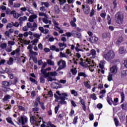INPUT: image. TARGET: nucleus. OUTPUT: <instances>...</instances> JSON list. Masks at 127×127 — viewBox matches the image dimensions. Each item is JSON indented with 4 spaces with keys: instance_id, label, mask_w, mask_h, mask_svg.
Instances as JSON below:
<instances>
[{
    "instance_id": "nucleus-26",
    "label": "nucleus",
    "mask_w": 127,
    "mask_h": 127,
    "mask_svg": "<svg viewBox=\"0 0 127 127\" xmlns=\"http://www.w3.org/2000/svg\"><path fill=\"white\" fill-rule=\"evenodd\" d=\"M20 52V49L17 48L15 51H13L11 53V55H15L16 53H19Z\"/></svg>"
},
{
    "instance_id": "nucleus-49",
    "label": "nucleus",
    "mask_w": 127,
    "mask_h": 127,
    "mask_svg": "<svg viewBox=\"0 0 127 127\" xmlns=\"http://www.w3.org/2000/svg\"><path fill=\"white\" fill-rule=\"evenodd\" d=\"M36 96V92L33 90L31 92V97L32 98H34Z\"/></svg>"
},
{
    "instance_id": "nucleus-56",
    "label": "nucleus",
    "mask_w": 127,
    "mask_h": 127,
    "mask_svg": "<svg viewBox=\"0 0 127 127\" xmlns=\"http://www.w3.org/2000/svg\"><path fill=\"white\" fill-rule=\"evenodd\" d=\"M11 23H13V25L15 26V27H18V26H19V24H18L17 22H15V23H13V22H11Z\"/></svg>"
},
{
    "instance_id": "nucleus-25",
    "label": "nucleus",
    "mask_w": 127,
    "mask_h": 127,
    "mask_svg": "<svg viewBox=\"0 0 127 127\" xmlns=\"http://www.w3.org/2000/svg\"><path fill=\"white\" fill-rule=\"evenodd\" d=\"M11 98V96L8 94H6L4 96V98H3V102H6L8 100H9Z\"/></svg>"
},
{
    "instance_id": "nucleus-45",
    "label": "nucleus",
    "mask_w": 127,
    "mask_h": 127,
    "mask_svg": "<svg viewBox=\"0 0 127 127\" xmlns=\"http://www.w3.org/2000/svg\"><path fill=\"white\" fill-rule=\"evenodd\" d=\"M30 54H31V56H32V55H35L36 56H37V55H38V54L37 53V52H33V51L32 50H30Z\"/></svg>"
},
{
    "instance_id": "nucleus-23",
    "label": "nucleus",
    "mask_w": 127,
    "mask_h": 127,
    "mask_svg": "<svg viewBox=\"0 0 127 127\" xmlns=\"http://www.w3.org/2000/svg\"><path fill=\"white\" fill-rule=\"evenodd\" d=\"M53 23L54 24V26H55V27H56V28H57L58 29H60V27H59V23H58V22H56V20L54 19L53 20Z\"/></svg>"
},
{
    "instance_id": "nucleus-34",
    "label": "nucleus",
    "mask_w": 127,
    "mask_h": 127,
    "mask_svg": "<svg viewBox=\"0 0 127 127\" xmlns=\"http://www.w3.org/2000/svg\"><path fill=\"white\" fill-rule=\"evenodd\" d=\"M70 72H71L72 75H76L77 74V70L76 68H71L70 69Z\"/></svg>"
},
{
    "instance_id": "nucleus-58",
    "label": "nucleus",
    "mask_w": 127,
    "mask_h": 127,
    "mask_svg": "<svg viewBox=\"0 0 127 127\" xmlns=\"http://www.w3.org/2000/svg\"><path fill=\"white\" fill-rule=\"evenodd\" d=\"M4 72L5 73H7V74H9V72H10V69L9 68L5 67Z\"/></svg>"
},
{
    "instance_id": "nucleus-60",
    "label": "nucleus",
    "mask_w": 127,
    "mask_h": 127,
    "mask_svg": "<svg viewBox=\"0 0 127 127\" xmlns=\"http://www.w3.org/2000/svg\"><path fill=\"white\" fill-rule=\"evenodd\" d=\"M48 95L50 96V98H52V97H53V93L52 92V91L50 90L48 92Z\"/></svg>"
},
{
    "instance_id": "nucleus-46",
    "label": "nucleus",
    "mask_w": 127,
    "mask_h": 127,
    "mask_svg": "<svg viewBox=\"0 0 127 127\" xmlns=\"http://www.w3.org/2000/svg\"><path fill=\"white\" fill-rule=\"evenodd\" d=\"M29 80L30 81L32 82V83H36V85H37V81H36V80L35 79L32 78V77H30Z\"/></svg>"
},
{
    "instance_id": "nucleus-29",
    "label": "nucleus",
    "mask_w": 127,
    "mask_h": 127,
    "mask_svg": "<svg viewBox=\"0 0 127 127\" xmlns=\"http://www.w3.org/2000/svg\"><path fill=\"white\" fill-rule=\"evenodd\" d=\"M37 29V24L35 22L33 23V25L32 26V31H34V30H36Z\"/></svg>"
},
{
    "instance_id": "nucleus-37",
    "label": "nucleus",
    "mask_w": 127,
    "mask_h": 127,
    "mask_svg": "<svg viewBox=\"0 0 127 127\" xmlns=\"http://www.w3.org/2000/svg\"><path fill=\"white\" fill-rule=\"evenodd\" d=\"M114 122L115 123V125L116 127H119V125L120 124V122L119 121V120L115 118L114 119Z\"/></svg>"
},
{
    "instance_id": "nucleus-15",
    "label": "nucleus",
    "mask_w": 127,
    "mask_h": 127,
    "mask_svg": "<svg viewBox=\"0 0 127 127\" xmlns=\"http://www.w3.org/2000/svg\"><path fill=\"white\" fill-rule=\"evenodd\" d=\"M77 21V19L75 18V17H73V20H71L70 24V25L72 26V27H76L77 26V24L75 23Z\"/></svg>"
},
{
    "instance_id": "nucleus-47",
    "label": "nucleus",
    "mask_w": 127,
    "mask_h": 127,
    "mask_svg": "<svg viewBox=\"0 0 127 127\" xmlns=\"http://www.w3.org/2000/svg\"><path fill=\"white\" fill-rule=\"evenodd\" d=\"M40 10L43 12H45V11H46V9L45 8V7L42 6V7H40Z\"/></svg>"
},
{
    "instance_id": "nucleus-63",
    "label": "nucleus",
    "mask_w": 127,
    "mask_h": 127,
    "mask_svg": "<svg viewBox=\"0 0 127 127\" xmlns=\"http://www.w3.org/2000/svg\"><path fill=\"white\" fill-rule=\"evenodd\" d=\"M97 108H98V109H102V108H103V105L101 103H99L97 105Z\"/></svg>"
},
{
    "instance_id": "nucleus-35",
    "label": "nucleus",
    "mask_w": 127,
    "mask_h": 127,
    "mask_svg": "<svg viewBox=\"0 0 127 127\" xmlns=\"http://www.w3.org/2000/svg\"><path fill=\"white\" fill-rule=\"evenodd\" d=\"M59 108H60V103H58L57 106L55 108V114H57V113H58Z\"/></svg>"
},
{
    "instance_id": "nucleus-33",
    "label": "nucleus",
    "mask_w": 127,
    "mask_h": 127,
    "mask_svg": "<svg viewBox=\"0 0 127 127\" xmlns=\"http://www.w3.org/2000/svg\"><path fill=\"white\" fill-rule=\"evenodd\" d=\"M121 103H124V101H125V93L124 92L121 93Z\"/></svg>"
},
{
    "instance_id": "nucleus-39",
    "label": "nucleus",
    "mask_w": 127,
    "mask_h": 127,
    "mask_svg": "<svg viewBox=\"0 0 127 127\" xmlns=\"http://www.w3.org/2000/svg\"><path fill=\"white\" fill-rule=\"evenodd\" d=\"M40 82L42 84H44L45 83V79H44V76H40Z\"/></svg>"
},
{
    "instance_id": "nucleus-9",
    "label": "nucleus",
    "mask_w": 127,
    "mask_h": 127,
    "mask_svg": "<svg viewBox=\"0 0 127 127\" xmlns=\"http://www.w3.org/2000/svg\"><path fill=\"white\" fill-rule=\"evenodd\" d=\"M82 9L83 10L85 14H88L90 12V6H89V5L82 4Z\"/></svg>"
},
{
    "instance_id": "nucleus-3",
    "label": "nucleus",
    "mask_w": 127,
    "mask_h": 127,
    "mask_svg": "<svg viewBox=\"0 0 127 127\" xmlns=\"http://www.w3.org/2000/svg\"><path fill=\"white\" fill-rule=\"evenodd\" d=\"M125 16L122 12H118L115 15V22L120 25L124 23Z\"/></svg>"
},
{
    "instance_id": "nucleus-22",
    "label": "nucleus",
    "mask_w": 127,
    "mask_h": 127,
    "mask_svg": "<svg viewBox=\"0 0 127 127\" xmlns=\"http://www.w3.org/2000/svg\"><path fill=\"white\" fill-rule=\"evenodd\" d=\"M119 52L120 54H124L126 52V50L124 47H120L119 49Z\"/></svg>"
},
{
    "instance_id": "nucleus-64",
    "label": "nucleus",
    "mask_w": 127,
    "mask_h": 127,
    "mask_svg": "<svg viewBox=\"0 0 127 127\" xmlns=\"http://www.w3.org/2000/svg\"><path fill=\"white\" fill-rule=\"evenodd\" d=\"M89 120L90 121H93V120H94V115L93 114L89 115Z\"/></svg>"
},
{
    "instance_id": "nucleus-6",
    "label": "nucleus",
    "mask_w": 127,
    "mask_h": 127,
    "mask_svg": "<svg viewBox=\"0 0 127 127\" xmlns=\"http://www.w3.org/2000/svg\"><path fill=\"white\" fill-rule=\"evenodd\" d=\"M58 65L59 66L58 70H62V69H64V68H66V62L63 60H61L58 62Z\"/></svg>"
},
{
    "instance_id": "nucleus-59",
    "label": "nucleus",
    "mask_w": 127,
    "mask_h": 127,
    "mask_svg": "<svg viewBox=\"0 0 127 127\" xmlns=\"http://www.w3.org/2000/svg\"><path fill=\"white\" fill-rule=\"evenodd\" d=\"M90 23L92 25H96V24H97L95 19L92 20Z\"/></svg>"
},
{
    "instance_id": "nucleus-14",
    "label": "nucleus",
    "mask_w": 127,
    "mask_h": 127,
    "mask_svg": "<svg viewBox=\"0 0 127 127\" xmlns=\"http://www.w3.org/2000/svg\"><path fill=\"white\" fill-rule=\"evenodd\" d=\"M13 33V29H10L8 31H6L4 33V34L5 36H7V37H9L10 35Z\"/></svg>"
},
{
    "instance_id": "nucleus-41",
    "label": "nucleus",
    "mask_w": 127,
    "mask_h": 127,
    "mask_svg": "<svg viewBox=\"0 0 127 127\" xmlns=\"http://www.w3.org/2000/svg\"><path fill=\"white\" fill-rule=\"evenodd\" d=\"M48 74L50 75L52 77V76H57V72H56V71L48 72Z\"/></svg>"
},
{
    "instance_id": "nucleus-27",
    "label": "nucleus",
    "mask_w": 127,
    "mask_h": 127,
    "mask_svg": "<svg viewBox=\"0 0 127 127\" xmlns=\"http://www.w3.org/2000/svg\"><path fill=\"white\" fill-rule=\"evenodd\" d=\"M6 120L7 121V122L8 124H10V125H12V126H14V123H13L12 122V120L11 119V118L8 117L6 119Z\"/></svg>"
},
{
    "instance_id": "nucleus-43",
    "label": "nucleus",
    "mask_w": 127,
    "mask_h": 127,
    "mask_svg": "<svg viewBox=\"0 0 127 127\" xmlns=\"http://www.w3.org/2000/svg\"><path fill=\"white\" fill-rule=\"evenodd\" d=\"M7 45L5 43H3L0 44V47L2 48V49H4V48H6Z\"/></svg>"
},
{
    "instance_id": "nucleus-62",
    "label": "nucleus",
    "mask_w": 127,
    "mask_h": 127,
    "mask_svg": "<svg viewBox=\"0 0 127 127\" xmlns=\"http://www.w3.org/2000/svg\"><path fill=\"white\" fill-rule=\"evenodd\" d=\"M21 4L19 3H14V5L13 6V7H19Z\"/></svg>"
},
{
    "instance_id": "nucleus-21",
    "label": "nucleus",
    "mask_w": 127,
    "mask_h": 127,
    "mask_svg": "<svg viewBox=\"0 0 127 127\" xmlns=\"http://www.w3.org/2000/svg\"><path fill=\"white\" fill-rule=\"evenodd\" d=\"M78 75L80 77H83V78H87L88 77V75L86 74L84 72H79L78 73Z\"/></svg>"
},
{
    "instance_id": "nucleus-30",
    "label": "nucleus",
    "mask_w": 127,
    "mask_h": 127,
    "mask_svg": "<svg viewBox=\"0 0 127 127\" xmlns=\"http://www.w3.org/2000/svg\"><path fill=\"white\" fill-rule=\"evenodd\" d=\"M7 64L8 65H12L13 64V58H9V61L7 62Z\"/></svg>"
},
{
    "instance_id": "nucleus-57",
    "label": "nucleus",
    "mask_w": 127,
    "mask_h": 127,
    "mask_svg": "<svg viewBox=\"0 0 127 127\" xmlns=\"http://www.w3.org/2000/svg\"><path fill=\"white\" fill-rule=\"evenodd\" d=\"M38 42V39L36 38L31 41V43H33V45H34L35 43H37Z\"/></svg>"
},
{
    "instance_id": "nucleus-52",
    "label": "nucleus",
    "mask_w": 127,
    "mask_h": 127,
    "mask_svg": "<svg viewBox=\"0 0 127 127\" xmlns=\"http://www.w3.org/2000/svg\"><path fill=\"white\" fill-rule=\"evenodd\" d=\"M90 97L92 100H97V96L95 94H91Z\"/></svg>"
},
{
    "instance_id": "nucleus-51",
    "label": "nucleus",
    "mask_w": 127,
    "mask_h": 127,
    "mask_svg": "<svg viewBox=\"0 0 127 127\" xmlns=\"http://www.w3.org/2000/svg\"><path fill=\"white\" fill-rule=\"evenodd\" d=\"M94 14H95V10L92 9L90 12V17L94 16Z\"/></svg>"
},
{
    "instance_id": "nucleus-40",
    "label": "nucleus",
    "mask_w": 127,
    "mask_h": 127,
    "mask_svg": "<svg viewBox=\"0 0 127 127\" xmlns=\"http://www.w3.org/2000/svg\"><path fill=\"white\" fill-rule=\"evenodd\" d=\"M47 64H48V65H50L51 66H53V65H54V62L52 61L51 60H48Z\"/></svg>"
},
{
    "instance_id": "nucleus-28",
    "label": "nucleus",
    "mask_w": 127,
    "mask_h": 127,
    "mask_svg": "<svg viewBox=\"0 0 127 127\" xmlns=\"http://www.w3.org/2000/svg\"><path fill=\"white\" fill-rule=\"evenodd\" d=\"M123 41H124V38L121 37L117 40L116 42V44L120 46V45L122 43V42H123Z\"/></svg>"
},
{
    "instance_id": "nucleus-48",
    "label": "nucleus",
    "mask_w": 127,
    "mask_h": 127,
    "mask_svg": "<svg viewBox=\"0 0 127 127\" xmlns=\"http://www.w3.org/2000/svg\"><path fill=\"white\" fill-rule=\"evenodd\" d=\"M50 49V50H52V51H55V50L56 49V46L54 45L51 46Z\"/></svg>"
},
{
    "instance_id": "nucleus-2",
    "label": "nucleus",
    "mask_w": 127,
    "mask_h": 127,
    "mask_svg": "<svg viewBox=\"0 0 127 127\" xmlns=\"http://www.w3.org/2000/svg\"><path fill=\"white\" fill-rule=\"evenodd\" d=\"M40 96H38L35 99V101L34 103L33 107L34 108L32 109V112H38L39 111V108L38 107V104L41 107L42 110H45V106H44V103L40 102Z\"/></svg>"
},
{
    "instance_id": "nucleus-5",
    "label": "nucleus",
    "mask_w": 127,
    "mask_h": 127,
    "mask_svg": "<svg viewBox=\"0 0 127 127\" xmlns=\"http://www.w3.org/2000/svg\"><path fill=\"white\" fill-rule=\"evenodd\" d=\"M9 81H4L2 82V90L3 92H8L10 90L9 86L11 85V83Z\"/></svg>"
},
{
    "instance_id": "nucleus-36",
    "label": "nucleus",
    "mask_w": 127,
    "mask_h": 127,
    "mask_svg": "<svg viewBox=\"0 0 127 127\" xmlns=\"http://www.w3.org/2000/svg\"><path fill=\"white\" fill-rule=\"evenodd\" d=\"M41 5H44L45 7H49V3L48 2H41Z\"/></svg>"
},
{
    "instance_id": "nucleus-12",
    "label": "nucleus",
    "mask_w": 127,
    "mask_h": 127,
    "mask_svg": "<svg viewBox=\"0 0 127 127\" xmlns=\"http://www.w3.org/2000/svg\"><path fill=\"white\" fill-rule=\"evenodd\" d=\"M88 40L91 43H96L98 40H99V38L95 36H93L88 39Z\"/></svg>"
},
{
    "instance_id": "nucleus-8",
    "label": "nucleus",
    "mask_w": 127,
    "mask_h": 127,
    "mask_svg": "<svg viewBox=\"0 0 127 127\" xmlns=\"http://www.w3.org/2000/svg\"><path fill=\"white\" fill-rule=\"evenodd\" d=\"M107 101L109 105L110 106H112V103H113V105L114 106H117V104H115V103H119V98H116L114 99V101H113L112 99V98L109 97V96H107ZM111 101L112 102H111Z\"/></svg>"
},
{
    "instance_id": "nucleus-53",
    "label": "nucleus",
    "mask_w": 127,
    "mask_h": 127,
    "mask_svg": "<svg viewBox=\"0 0 127 127\" xmlns=\"http://www.w3.org/2000/svg\"><path fill=\"white\" fill-rule=\"evenodd\" d=\"M32 59H33V62L35 63V64H37V63L38 62V61H37V58L35 57H33Z\"/></svg>"
},
{
    "instance_id": "nucleus-38",
    "label": "nucleus",
    "mask_w": 127,
    "mask_h": 127,
    "mask_svg": "<svg viewBox=\"0 0 127 127\" xmlns=\"http://www.w3.org/2000/svg\"><path fill=\"white\" fill-rule=\"evenodd\" d=\"M78 123V116H75L72 122L73 125H76Z\"/></svg>"
},
{
    "instance_id": "nucleus-44",
    "label": "nucleus",
    "mask_w": 127,
    "mask_h": 127,
    "mask_svg": "<svg viewBox=\"0 0 127 127\" xmlns=\"http://www.w3.org/2000/svg\"><path fill=\"white\" fill-rule=\"evenodd\" d=\"M107 19V20H108V24H109V25H111V23L112 22V20L111 19V16H110L109 15H108Z\"/></svg>"
},
{
    "instance_id": "nucleus-55",
    "label": "nucleus",
    "mask_w": 127,
    "mask_h": 127,
    "mask_svg": "<svg viewBox=\"0 0 127 127\" xmlns=\"http://www.w3.org/2000/svg\"><path fill=\"white\" fill-rule=\"evenodd\" d=\"M27 27L28 28H31V29H32V24H31L30 22H28L27 23Z\"/></svg>"
},
{
    "instance_id": "nucleus-10",
    "label": "nucleus",
    "mask_w": 127,
    "mask_h": 127,
    "mask_svg": "<svg viewBox=\"0 0 127 127\" xmlns=\"http://www.w3.org/2000/svg\"><path fill=\"white\" fill-rule=\"evenodd\" d=\"M44 78H46L48 82H52L54 80H56L54 78H52V77L49 73H45V71L44 72Z\"/></svg>"
},
{
    "instance_id": "nucleus-1",
    "label": "nucleus",
    "mask_w": 127,
    "mask_h": 127,
    "mask_svg": "<svg viewBox=\"0 0 127 127\" xmlns=\"http://www.w3.org/2000/svg\"><path fill=\"white\" fill-rule=\"evenodd\" d=\"M56 93L58 95L54 94L55 101L59 103L60 105H67V101H65V100H68V94L65 93H60L59 91H56Z\"/></svg>"
},
{
    "instance_id": "nucleus-7",
    "label": "nucleus",
    "mask_w": 127,
    "mask_h": 127,
    "mask_svg": "<svg viewBox=\"0 0 127 127\" xmlns=\"http://www.w3.org/2000/svg\"><path fill=\"white\" fill-rule=\"evenodd\" d=\"M81 62L79 63L80 65H81L82 67H85V68H87V67L90 66V64H91V61H89V60L86 59V61L84 62H83V59H80Z\"/></svg>"
},
{
    "instance_id": "nucleus-13",
    "label": "nucleus",
    "mask_w": 127,
    "mask_h": 127,
    "mask_svg": "<svg viewBox=\"0 0 127 127\" xmlns=\"http://www.w3.org/2000/svg\"><path fill=\"white\" fill-rule=\"evenodd\" d=\"M110 71L111 72V74H117V72H118L117 66H116V65L113 66L111 68H110Z\"/></svg>"
},
{
    "instance_id": "nucleus-19",
    "label": "nucleus",
    "mask_w": 127,
    "mask_h": 127,
    "mask_svg": "<svg viewBox=\"0 0 127 127\" xmlns=\"http://www.w3.org/2000/svg\"><path fill=\"white\" fill-rule=\"evenodd\" d=\"M43 124H46L48 126L46 127H56V126L54 125L51 122L49 121L48 123H45L44 121H43Z\"/></svg>"
},
{
    "instance_id": "nucleus-20",
    "label": "nucleus",
    "mask_w": 127,
    "mask_h": 127,
    "mask_svg": "<svg viewBox=\"0 0 127 127\" xmlns=\"http://www.w3.org/2000/svg\"><path fill=\"white\" fill-rule=\"evenodd\" d=\"M89 83H90V81L87 80L86 82H84V85L85 87L87 88V89H91V88H92V86H91V85H90V84H89Z\"/></svg>"
},
{
    "instance_id": "nucleus-4",
    "label": "nucleus",
    "mask_w": 127,
    "mask_h": 127,
    "mask_svg": "<svg viewBox=\"0 0 127 127\" xmlns=\"http://www.w3.org/2000/svg\"><path fill=\"white\" fill-rule=\"evenodd\" d=\"M115 56H116V55L114 51L112 50H110L108 53H104L103 55V58L107 61H111V60H113V59L115 58Z\"/></svg>"
},
{
    "instance_id": "nucleus-61",
    "label": "nucleus",
    "mask_w": 127,
    "mask_h": 127,
    "mask_svg": "<svg viewBox=\"0 0 127 127\" xmlns=\"http://www.w3.org/2000/svg\"><path fill=\"white\" fill-rule=\"evenodd\" d=\"M8 44L9 45H14V44H15V42H14V41H9L8 42Z\"/></svg>"
},
{
    "instance_id": "nucleus-31",
    "label": "nucleus",
    "mask_w": 127,
    "mask_h": 127,
    "mask_svg": "<svg viewBox=\"0 0 127 127\" xmlns=\"http://www.w3.org/2000/svg\"><path fill=\"white\" fill-rule=\"evenodd\" d=\"M56 85H58V83H57V82H53L52 84V88L53 89H58V88H59V86H56Z\"/></svg>"
},
{
    "instance_id": "nucleus-42",
    "label": "nucleus",
    "mask_w": 127,
    "mask_h": 127,
    "mask_svg": "<svg viewBox=\"0 0 127 127\" xmlns=\"http://www.w3.org/2000/svg\"><path fill=\"white\" fill-rule=\"evenodd\" d=\"M60 57L61 58H67V56H66V54H65L62 52L60 53Z\"/></svg>"
},
{
    "instance_id": "nucleus-16",
    "label": "nucleus",
    "mask_w": 127,
    "mask_h": 127,
    "mask_svg": "<svg viewBox=\"0 0 127 127\" xmlns=\"http://www.w3.org/2000/svg\"><path fill=\"white\" fill-rule=\"evenodd\" d=\"M59 46L60 48L61 51H63V50H64V48H66V47H67V44L65 43H59Z\"/></svg>"
},
{
    "instance_id": "nucleus-50",
    "label": "nucleus",
    "mask_w": 127,
    "mask_h": 127,
    "mask_svg": "<svg viewBox=\"0 0 127 127\" xmlns=\"http://www.w3.org/2000/svg\"><path fill=\"white\" fill-rule=\"evenodd\" d=\"M13 26V23H8L6 25V28H11Z\"/></svg>"
},
{
    "instance_id": "nucleus-18",
    "label": "nucleus",
    "mask_w": 127,
    "mask_h": 127,
    "mask_svg": "<svg viewBox=\"0 0 127 127\" xmlns=\"http://www.w3.org/2000/svg\"><path fill=\"white\" fill-rule=\"evenodd\" d=\"M106 64V61H101L100 63L99 64V66L100 69H104L105 68V64Z\"/></svg>"
},
{
    "instance_id": "nucleus-54",
    "label": "nucleus",
    "mask_w": 127,
    "mask_h": 127,
    "mask_svg": "<svg viewBox=\"0 0 127 127\" xmlns=\"http://www.w3.org/2000/svg\"><path fill=\"white\" fill-rule=\"evenodd\" d=\"M74 114H75V111L73 109H71V111L69 113V117H72Z\"/></svg>"
},
{
    "instance_id": "nucleus-17",
    "label": "nucleus",
    "mask_w": 127,
    "mask_h": 127,
    "mask_svg": "<svg viewBox=\"0 0 127 127\" xmlns=\"http://www.w3.org/2000/svg\"><path fill=\"white\" fill-rule=\"evenodd\" d=\"M54 10L56 14H59V13H60V9H59V5H55L54 7Z\"/></svg>"
},
{
    "instance_id": "nucleus-32",
    "label": "nucleus",
    "mask_w": 127,
    "mask_h": 127,
    "mask_svg": "<svg viewBox=\"0 0 127 127\" xmlns=\"http://www.w3.org/2000/svg\"><path fill=\"white\" fill-rule=\"evenodd\" d=\"M108 80L109 82H111V81H113V74L112 73L109 72V75L108 76Z\"/></svg>"
},
{
    "instance_id": "nucleus-11",
    "label": "nucleus",
    "mask_w": 127,
    "mask_h": 127,
    "mask_svg": "<svg viewBox=\"0 0 127 127\" xmlns=\"http://www.w3.org/2000/svg\"><path fill=\"white\" fill-rule=\"evenodd\" d=\"M87 56H91V58L95 59L97 55V52L94 49H92L90 51V53H87Z\"/></svg>"
},
{
    "instance_id": "nucleus-24",
    "label": "nucleus",
    "mask_w": 127,
    "mask_h": 127,
    "mask_svg": "<svg viewBox=\"0 0 127 127\" xmlns=\"http://www.w3.org/2000/svg\"><path fill=\"white\" fill-rule=\"evenodd\" d=\"M51 70V67H48L45 69H42L41 70V72L42 74L44 75V72H45L46 74H48V72H47L46 71H50Z\"/></svg>"
}]
</instances>
